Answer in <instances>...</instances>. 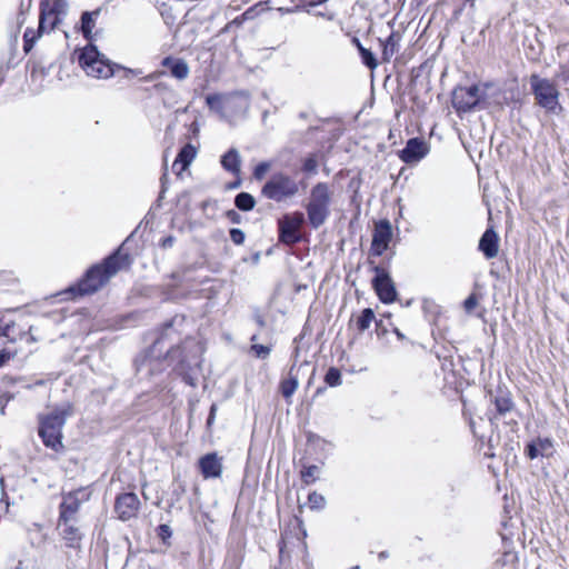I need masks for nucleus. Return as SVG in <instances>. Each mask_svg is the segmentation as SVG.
Returning <instances> with one entry per match:
<instances>
[{
  "label": "nucleus",
  "mask_w": 569,
  "mask_h": 569,
  "mask_svg": "<svg viewBox=\"0 0 569 569\" xmlns=\"http://www.w3.org/2000/svg\"><path fill=\"white\" fill-rule=\"evenodd\" d=\"M12 326L13 323H3V320L0 318V337H8Z\"/></svg>",
  "instance_id": "41"
},
{
  "label": "nucleus",
  "mask_w": 569,
  "mask_h": 569,
  "mask_svg": "<svg viewBox=\"0 0 569 569\" xmlns=\"http://www.w3.org/2000/svg\"><path fill=\"white\" fill-rule=\"evenodd\" d=\"M221 166L224 170L239 174L241 169V158L237 149L231 148L221 157Z\"/></svg>",
  "instance_id": "21"
},
{
  "label": "nucleus",
  "mask_w": 569,
  "mask_h": 569,
  "mask_svg": "<svg viewBox=\"0 0 569 569\" xmlns=\"http://www.w3.org/2000/svg\"><path fill=\"white\" fill-rule=\"evenodd\" d=\"M295 371L296 365H292L289 370V377L280 382V392L288 402H290L292 395L299 386L298 376Z\"/></svg>",
  "instance_id": "22"
},
{
  "label": "nucleus",
  "mask_w": 569,
  "mask_h": 569,
  "mask_svg": "<svg viewBox=\"0 0 569 569\" xmlns=\"http://www.w3.org/2000/svg\"><path fill=\"white\" fill-rule=\"evenodd\" d=\"M78 60L80 67L89 77L96 79H108L114 73V64H112L92 44H89L81 50Z\"/></svg>",
  "instance_id": "6"
},
{
  "label": "nucleus",
  "mask_w": 569,
  "mask_h": 569,
  "mask_svg": "<svg viewBox=\"0 0 569 569\" xmlns=\"http://www.w3.org/2000/svg\"><path fill=\"white\" fill-rule=\"evenodd\" d=\"M172 243H173V238H172V237H167V238H164V239L162 240L161 246H162L163 248H169V247H171V246H172Z\"/></svg>",
  "instance_id": "48"
},
{
  "label": "nucleus",
  "mask_w": 569,
  "mask_h": 569,
  "mask_svg": "<svg viewBox=\"0 0 569 569\" xmlns=\"http://www.w3.org/2000/svg\"><path fill=\"white\" fill-rule=\"evenodd\" d=\"M529 83L536 104L549 113L558 114L561 111L559 102L560 92L553 81L547 78H541L538 74H531Z\"/></svg>",
  "instance_id": "5"
},
{
  "label": "nucleus",
  "mask_w": 569,
  "mask_h": 569,
  "mask_svg": "<svg viewBox=\"0 0 569 569\" xmlns=\"http://www.w3.org/2000/svg\"><path fill=\"white\" fill-rule=\"evenodd\" d=\"M184 322L183 317H174L166 323L152 346L136 359V371L139 379H150L161 373L167 366L174 363V369L183 381L191 387L198 382V369L203 348L193 338H186L181 346L169 345L179 340V327Z\"/></svg>",
  "instance_id": "1"
},
{
  "label": "nucleus",
  "mask_w": 569,
  "mask_h": 569,
  "mask_svg": "<svg viewBox=\"0 0 569 569\" xmlns=\"http://www.w3.org/2000/svg\"><path fill=\"white\" fill-rule=\"evenodd\" d=\"M478 305V299L475 295H470L463 302L467 312H471Z\"/></svg>",
  "instance_id": "38"
},
{
  "label": "nucleus",
  "mask_w": 569,
  "mask_h": 569,
  "mask_svg": "<svg viewBox=\"0 0 569 569\" xmlns=\"http://www.w3.org/2000/svg\"><path fill=\"white\" fill-rule=\"evenodd\" d=\"M305 223V214L300 211L284 214L278 221L279 240L284 244L292 246L301 240L300 229Z\"/></svg>",
  "instance_id": "8"
},
{
  "label": "nucleus",
  "mask_w": 569,
  "mask_h": 569,
  "mask_svg": "<svg viewBox=\"0 0 569 569\" xmlns=\"http://www.w3.org/2000/svg\"><path fill=\"white\" fill-rule=\"evenodd\" d=\"M191 129H192V132H193V133H197V131H198V127H197V123H196V122H192V123H191Z\"/></svg>",
  "instance_id": "51"
},
{
  "label": "nucleus",
  "mask_w": 569,
  "mask_h": 569,
  "mask_svg": "<svg viewBox=\"0 0 569 569\" xmlns=\"http://www.w3.org/2000/svg\"><path fill=\"white\" fill-rule=\"evenodd\" d=\"M497 416L506 417L511 413L515 409V403L508 392L500 391L493 398Z\"/></svg>",
  "instance_id": "23"
},
{
  "label": "nucleus",
  "mask_w": 569,
  "mask_h": 569,
  "mask_svg": "<svg viewBox=\"0 0 569 569\" xmlns=\"http://www.w3.org/2000/svg\"><path fill=\"white\" fill-rule=\"evenodd\" d=\"M485 96V90L478 84L458 87L452 92V106L457 112H469L477 107Z\"/></svg>",
  "instance_id": "9"
},
{
  "label": "nucleus",
  "mask_w": 569,
  "mask_h": 569,
  "mask_svg": "<svg viewBox=\"0 0 569 569\" xmlns=\"http://www.w3.org/2000/svg\"><path fill=\"white\" fill-rule=\"evenodd\" d=\"M560 77L565 82H569V66L562 69Z\"/></svg>",
  "instance_id": "47"
},
{
  "label": "nucleus",
  "mask_w": 569,
  "mask_h": 569,
  "mask_svg": "<svg viewBox=\"0 0 569 569\" xmlns=\"http://www.w3.org/2000/svg\"><path fill=\"white\" fill-rule=\"evenodd\" d=\"M197 156V148L191 144H184L178 152L176 160L172 164V169L180 174L182 171L188 169Z\"/></svg>",
  "instance_id": "19"
},
{
  "label": "nucleus",
  "mask_w": 569,
  "mask_h": 569,
  "mask_svg": "<svg viewBox=\"0 0 569 569\" xmlns=\"http://www.w3.org/2000/svg\"><path fill=\"white\" fill-rule=\"evenodd\" d=\"M317 440H318V441H321L322 443H326V440H322V439H320L319 437H317Z\"/></svg>",
  "instance_id": "59"
},
{
  "label": "nucleus",
  "mask_w": 569,
  "mask_h": 569,
  "mask_svg": "<svg viewBox=\"0 0 569 569\" xmlns=\"http://www.w3.org/2000/svg\"><path fill=\"white\" fill-rule=\"evenodd\" d=\"M160 529V535L161 537L164 539L166 537H170L171 536V529L168 525H161L159 527Z\"/></svg>",
  "instance_id": "44"
},
{
  "label": "nucleus",
  "mask_w": 569,
  "mask_h": 569,
  "mask_svg": "<svg viewBox=\"0 0 569 569\" xmlns=\"http://www.w3.org/2000/svg\"><path fill=\"white\" fill-rule=\"evenodd\" d=\"M21 568H22V561H19L18 566L16 567V569H21Z\"/></svg>",
  "instance_id": "56"
},
{
  "label": "nucleus",
  "mask_w": 569,
  "mask_h": 569,
  "mask_svg": "<svg viewBox=\"0 0 569 569\" xmlns=\"http://www.w3.org/2000/svg\"><path fill=\"white\" fill-rule=\"evenodd\" d=\"M388 139H391V129H389Z\"/></svg>",
  "instance_id": "58"
},
{
  "label": "nucleus",
  "mask_w": 569,
  "mask_h": 569,
  "mask_svg": "<svg viewBox=\"0 0 569 569\" xmlns=\"http://www.w3.org/2000/svg\"><path fill=\"white\" fill-rule=\"evenodd\" d=\"M429 152V146L419 138L409 139L406 147L399 152V158L405 163H417Z\"/></svg>",
  "instance_id": "13"
},
{
  "label": "nucleus",
  "mask_w": 569,
  "mask_h": 569,
  "mask_svg": "<svg viewBox=\"0 0 569 569\" xmlns=\"http://www.w3.org/2000/svg\"><path fill=\"white\" fill-rule=\"evenodd\" d=\"M251 350L258 358L264 359L269 356L271 349L270 347L263 345H252Z\"/></svg>",
  "instance_id": "36"
},
{
  "label": "nucleus",
  "mask_w": 569,
  "mask_h": 569,
  "mask_svg": "<svg viewBox=\"0 0 569 569\" xmlns=\"http://www.w3.org/2000/svg\"><path fill=\"white\" fill-rule=\"evenodd\" d=\"M43 32H40V27L38 28V31H34L33 29H30L28 28L26 31H24V34H23V50L24 52H29L34 43L37 42L38 38L42 34Z\"/></svg>",
  "instance_id": "28"
},
{
  "label": "nucleus",
  "mask_w": 569,
  "mask_h": 569,
  "mask_svg": "<svg viewBox=\"0 0 569 569\" xmlns=\"http://www.w3.org/2000/svg\"><path fill=\"white\" fill-rule=\"evenodd\" d=\"M62 20L57 18V16H51V18L47 19V28L44 32H50L54 30V28L61 22Z\"/></svg>",
  "instance_id": "40"
},
{
  "label": "nucleus",
  "mask_w": 569,
  "mask_h": 569,
  "mask_svg": "<svg viewBox=\"0 0 569 569\" xmlns=\"http://www.w3.org/2000/svg\"><path fill=\"white\" fill-rule=\"evenodd\" d=\"M67 2L64 0H44L40 3V32H44L47 28V19L51 16H57L59 19H63L67 14Z\"/></svg>",
  "instance_id": "15"
},
{
  "label": "nucleus",
  "mask_w": 569,
  "mask_h": 569,
  "mask_svg": "<svg viewBox=\"0 0 569 569\" xmlns=\"http://www.w3.org/2000/svg\"><path fill=\"white\" fill-rule=\"evenodd\" d=\"M90 499V492L86 488L62 495V501L59 506V518L63 520H78V511L81 505Z\"/></svg>",
  "instance_id": "10"
},
{
  "label": "nucleus",
  "mask_w": 569,
  "mask_h": 569,
  "mask_svg": "<svg viewBox=\"0 0 569 569\" xmlns=\"http://www.w3.org/2000/svg\"><path fill=\"white\" fill-rule=\"evenodd\" d=\"M390 43H391V34L386 38V44L388 46Z\"/></svg>",
  "instance_id": "54"
},
{
  "label": "nucleus",
  "mask_w": 569,
  "mask_h": 569,
  "mask_svg": "<svg viewBox=\"0 0 569 569\" xmlns=\"http://www.w3.org/2000/svg\"><path fill=\"white\" fill-rule=\"evenodd\" d=\"M130 73L134 74V76H138V74H141V70H129Z\"/></svg>",
  "instance_id": "52"
},
{
  "label": "nucleus",
  "mask_w": 569,
  "mask_h": 569,
  "mask_svg": "<svg viewBox=\"0 0 569 569\" xmlns=\"http://www.w3.org/2000/svg\"><path fill=\"white\" fill-rule=\"evenodd\" d=\"M319 475L320 467L316 465L305 466L300 471L301 480L307 486L313 483L319 478Z\"/></svg>",
  "instance_id": "27"
},
{
  "label": "nucleus",
  "mask_w": 569,
  "mask_h": 569,
  "mask_svg": "<svg viewBox=\"0 0 569 569\" xmlns=\"http://www.w3.org/2000/svg\"><path fill=\"white\" fill-rule=\"evenodd\" d=\"M351 569H359V567L357 566V567H353V568H351Z\"/></svg>",
  "instance_id": "60"
},
{
  "label": "nucleus",
  "mask_w": 569,
  "mask_h": 569,
  "mask_svg": "<svg viewBox=\"0 0 569 569\" xmlns=\"http://www.w3.org/2000/svg\"><path fill=\"white\" fill-rule=\"evenodd\" d=\"M139 498L133 492H126L117 497L114 511L121 520H129L136 516L139 509Z\"/></svg>",
  "instance_id": "14"
},
{
  "label": "nucleus",
  "mask_w": 569,
  "mask_h": 569,
  "mask_svg": "<svg viewBox=\"0 0 569 569\" xmlns=\"http://www.w3.org/2000/svg\"><path fill=\"white\" fill-rule=\"evenodd\" d=\"M230 97L227 94L213 93L206 97V103L210 110L218 113H223L226 106L228 104Z\"/></svg>",
  "instance_id": "25"
},
{
  "label": "nucleus",
  "mask_w": 569,
  "mask_h": 569,
  "mask_svg": "<svg viewBox=\"0 0 569 569\" xmlns=\"http://www.w3.org/2000/svg\"><path fill=\"white\" fill-rule=\"evenodd\" d=\"M199 468L204 479L218 478L222 473L221 459L214 452L201 457Z\"/></svg>",
  "instance_id": "17"
},
{
  "label": "nucleus",
  "mask_w": 569,
  "mask_h": 569,
  "mask_svg": "<svg viewBox=\"0 0 569 569\" xmlns=\"http://www.w3.org/2000/svg\"><path fill=\"white\" fill-rule=\"evenodd\" d=\"M11 358V355L9 351L7 350H1L0 351V368H2Z\"/></svg>",
  "instance_id": "43"
},
{
  "label": "nucleus",
  "mask_w": 569,
  "mask_h": 569,
  "mask_svg": "<svg viewBox=\"0 0 569 569\" xmlns=\"http://www.w3.org/2000/svg\"><path fill=\"white\" fill-rule=\"evenodd\" d=\"M153 79V74H150L146 78V80H152Z\"/></svg>",
  "instance_id": "57"
},
{
  "label": "nucleus",
  "mask_w": 569,
  "mask_h": 569,
  "mask_svg": "<svg viewBox=\"0 0 569 569\" xmlns=\"http://www.w3.org/2000/svg\"><path fill=\"white\" fill-rule=\"evenodd\" d=\"M236 207L241 211H250L256 206L254 198L248 192H240L234 198Z\"/></svg>",
  "instance_id": "26"
},
{
  "label": "nucleus",
  "mask_w": 569,
  "mask_h": 569,
  "mask_svg": "<svg viewBox=\"0 0 569 569\" xmlns=\"http://www.w3.org/2000/svg\"><path fill=\"white\" fill-rule=\"evenodd\" d=\"M161 64L170 70L173 78L178 80H184L190 73L188 63L180 58L166 57L161 61Z\"/></svg>",
  "instance_id": "20"
},
{
  "label": "nucleus",
  "mask_w": 569,
  "mask_h": 569,
  "mask_svg": "<svg viewBox=\"0 0 569 569\" xmlns=\"http://www.w3.org/2000/svg\"><path fill=\"white\" fill-rule=\"evenodd\" d=\"M229 233L230 239L234 244L240 246L244 242L246 234L241 229L232 228Z\"/></svg>",
  "instance_id": "35"
},
{
  "label": "nucleus",
  "mask_w": 569,
  "mask_h": 569,
  "mask_svg": "<svg viewBox=\"0 0 569 569\" xmlns=\"http://www.w3.org/2000/svg\"><path fill=\"white\" fill-rule=\"evenodd\" d=\"M77 523L78 520L58 518L57 529L68 548L79 549L81 546L83 535Z\"/></svg>",
  "instance_id": "11"
},
{
  "label": "nucleus",
  "mask_w": 569,
  "mask_h": 569,
  "mask_svg": "<svg viewBox=\"0 0 569 569\" xmlns=\"http://www.w3.org/2000/svg\"><path fill=\"white\" fill-rule=\"evenodd\" d=\"M331 197L332 192L327 183L319 182L312 187L306 204L308 221L312 228H320L329 218Z\"/></svg>",
  "instance_id": "4"
},
{
  "label": "nucleus",
  "mask_w": 569,
  "mask_h": 569,
  "mask_svg": "<svg viewBox=\"0 0 569 569\" xmlns=\"http://www.w3.org/2000/svg\"><path fill=\"white\" fill-rule=\"evenodd\" d=\"M216 411H217V406H216V405H212V406H211V408H210V412H209L208 420H207V423H208V425H211V423L213 422Z\"/></svg>",
  "instance_id": "45"
},
{
  "label": "nucleus",
  "mask_w": 569,
  "mask_h": 569,
  "mask_svg": "<svg viewBox=\"0 0 569 569\" xmlns=\"http://www.w3.org/2000/svg\"><path fill=\"white\" fill-rule=\"evenodd\" d=\"M376 326H377V332L378 335H386L387 333V328L382 325V320H379V321H376Z\"/></svg>",
  "instance_id": "46"
},
{
  "label": "nucleus",
  "mask_w": 569,
  "mask_h": 569,
  "mask_svg": "<svg viewBox=\"0 0 569 569\" xmlns=\"http://www.w3.org/2000/svg\"><path fill=\"white\" fill-rule=\"evenodd\" d=\"M325 381L330 387H338L341 385V372L339 369L331 367L328 369Z\"/></svg>",
  "instance_id": "32"
},
{
  "label": "nucleus",
  "mask_w": 569,
  "mask_h": 569,
  "mask_svg": "<svg viewBox=\"0 0 569 569\" xmlns=\"http://www.w3.org/2000/svg\"><path fill=\"white\" fill-rule=\"evenodd\" d=\"M355 42L358 47L359 53L361 56L362 62L370 69H373L377 66V60L373 56V53L365 48L358 39H355Z\"/></svg>",
  "instance_id": "29"
},
{
  "label": "nucleus",
  "mask_w": 569,
  "mask_h": 569,
  "mask_svg": "<svg viewBox=\"0 0 569 569\" xmlns=\"http://www.w3.org/2000/svg\"><path fill=\"white\" fill-rule=\"evenodd\" d=\"M271 164L270 162L263 161L256 166L253 170V177L256 180H262L267 172L270 170Z\"/></svg>",
  "instance_id": "34"
},
{
  "label": "nucleus",
  "mask_w": 569,
  "mask_h": 569,
  "mask_svg": "<svg viewBox=\"0 0 569 569\" xmlns=\"http://www.w3.org/2000/svg\"><path fill=\"white\" fill-rule=\"evenodd\" d=\"M536 443L541 457H551L553 455V443L549 438H538Z\"/></svg>",
  "instance_id": "31"
},
{
  "label": "nucleus",
  "mask_w": 569,
  "mask_h": 569,
  "mask_svg": "<svg viewBox=\"0 0 569 569\" xmlns=\"http://www.w3.org/2000/svg\"><path fill=\"white\" fill-rule=\"evenodd\" d=\"M391 240V224L388 220H381L376 224L370 253L372 256H381L388 248Z\"/></svg>",
  "instance_id": "12"
},
{
  "label": "nucleus",
  "mask_w": 569,
  "mask_h": 569,
  "mask_svg": "<svg viewBox=\"0 0 569 569\" xmlns=\"http://www.w3.org/2000/svg\"><path fill=\"white\" fill-rule=\"evenodd\" d=\"M298 191V182L284 173H274L262 188V194L277 202L295 197Z\"/></svg>",
  "instance_id": "7"
},
{
  "label": "nucleus",
  "mask_w": 569,
  "mask_h": 569,
  "mask_svg": "<svg viewBox=\"0 0 569 569\" xmlns=\"http://www.w3.org/2000/svg\"><path fill=\"white\" fill-rule=\"evenodd\" d=\"M392 47H393V48L396 47V43H395V42L392 43Z\"/></svg>",
  "instance_id": "61"
},
{
  "label": "nucleus",
  "mask_w": 569,
  "mask_h": 569,
  "mask_svg": "<svg viewBox=\"0 0 569 569\" xmlns=\"http://www.w3.org/2000/svg\"><path fill=\"white\" fill-rule=\"evenodd\" d=\"M479 250L487 259H493L499 252V237L493 228H488L479 240Z\"/></svg>",
  "instance_id": "18"
},
{
  "label": "nucleus",
  "mask_w": 569,
  "mask_h": 569,
  "mask_svg": "<svg viewBox=\"0 0 569 569\" xmlns=\"http://www.w3.org/2000/svg\"><path fill=\"white\" fill-rule=\"evenodd\" d=\"M167 179V173H163V176L161 177V181H162V191L161 193L164 192V180Z\"/></svg>",
  "instance_id": "49"
},
{
  "label": "nucleus",
  "mask_w": 569,
  "mask_h": 569,
  "mask_svg": "<svg viewBox=\"0 0 569 569\" xmlns=\"http://www.w3.org/2000/svg\"><path fill=\"white\" fill-rule=\"evenodd\" d=\"M72 415V403L63 402L57 406L49 415L40 418L39 436L47 448L57 452L63 448L62 427Z\"/></svg>",
  "instance_id": "3"
},
{
  "label": "nucleus",
  "mask_w": 569,
  "mask_h": 569,
  "mask_svg": "<svg viewBox=\"0 0 569 569\" xmlns=\"http://www.w3.org/2000/svg\"><path fill=\"white\" fill-rule=\"evenodd\" d=\"M317 160L313 157H309L303 161V170L306 172H316Z\"/></svg>",
  "instance_id": "39"
},
{
  "label": "nucleus",
  "mask_w": 569,
  "mask_h": 569,
  "mask_svg": "<svg viewBox=\"0 0 569 569\" xmlns=\"http://www.w3.org/2000/svg\"><path fill=\"white\" fill-rule=\"evenodd\" d=\"M372 287L379 299L385 303H391V278L383 268L375 267Z\"/></svg>",
  "instance_id": "16"
},
{
  "label": "nucleus",
  "mask_w": 569,
  "mask_h": 569,
  "mask_svg": "<svg viewBox=\"0 0 569 569\" xmlns=\"http://www.w3.org/2000/svg\"><path fill=\"white\" fill-rule=\"evenodd\" d=\"M507 423H508V425H515V426H517V425H518V422H517V420H516V419H511V420H510V421H508Z\"/></svg>",
  "instance_id": "53"
},
{
  "label": "nucleus",
  "mask_w": 569,
  "mask_h": 569,
  "mask_svg": "<svg viewBox=\"0 0 569 569\" xmlns=\"http://www.w3.org/2000/svg\"><path fill=\"white\" fill-rule=\"evenodd\" d=\"M526 452L530 459H536L538 456H540L536 441H532L527 445Z\"/></svg>",
  "instance_id": "37"
},
{
  "label": "nucleus",
  "mask_w": 569,
  "mask_h": 569,
  "mask_svg": "<svg viewBox=\"0 0 569 569\" xmlns=\"http://www.w3.org/2000/svg\"><path fill=\"white\" fill-rule=\"evenodd\" d=\"M130 264V256L119 248L101 263L92 266L83 278L77 284L71 286L66 293H71L73 297L93 293L103 287L111 277L120 270L129 268Z\"/></svg>",
  "instance_id": "2"
},
{
  "label": "nucleus",
  "mask_w": 569,
  "mask_h": 569,
  "mask_svg": "<svg viewBox=\"0 0 569 569\" xmlns=\"http://www.w3.org/2000/svg\"><path fill=\"white\" fill-rule=\"evenodd\" d=\"M99 14H100V9L82 12V14H81V31L86 39L91 38V33L94 28V21Z\"/></svg>",
  "instance_id": "24"
},
{
  "label": "nucleus",
  "mask_w": 569,
  "mask_h": 569,
  "mask_svg": "<svg viewBox=\"0 0 569 569\" xmlns=\"http://www.w3.org/2000/svg\"><path fill=\"white\" fill-rule=\"evenodd\" d=\"M308 502L311 509H322L326 505V499L322 495L313 491L308 496Z\"/></svg>",
  "instance_id": "33"
},
{
  "label": "nucleus",
  "mask_w": 569,
  "mask_h": 569,
  "mask_svg": "<svg viewBox=\"0 0 569 569\" xmlns=\"http://www.w3.org/2000/svg\"><path fill=\"white\" fill-rule=\"evenodd\" d=\"M392 297H393V302L397 300V291L396 289L393 288V293H392Z\"/></svg>",
  "instance_id": "55"
},
{
  "label": "nucleus",
  "mask_w": 569,
  "mask_h": 569,
  "mask_svg": "<svg viewBox=\"0 0 569 569\" xmlns=\"http://www.w3.org/2000/svg\"><path fill=\"white\" fill-rule=\"evenodd\" d=\"M393 333H396L399 339L403 338V335L396 328H393Z\"/></svg>",
  "instance_id": "50"
},
{
  "label": "nucleus",
  "mask_w": 569,
  "mask_h": 569,
  "mask_svg": "<svg viewBox=\"0 0 569 569\" xmlns=\"http://www.w3.org/2000/svg\"><path fill=\"white\" fill-rule=\"evenodd\" d=\"M227 217L232 223L241 222V216L236 210H229Z\"/></svg>",
  "instance_id": "42"
},
{
  "label": "nucleus",
  "mask_w": 569,
  "mask_h": 569,
  "mask_svg": "<svg viewBox=\"0 0 569 569\" xmlns=\"http://www.w3.org/2000/svg\"><path fill=\"white\" fill-rule=\"evenodd\" d=\"M375 319L373 310L366 308L357 319V327L360 331H365L370 327V323Z\"/></svg>",
  "instance_id": "30"
}]
</instances>
